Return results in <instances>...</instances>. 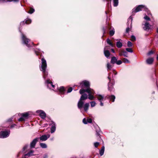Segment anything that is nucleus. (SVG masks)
Instances as JSON below:
<instances>
[{
  "mask_svg": "<svg viewBox=\"0 0 158 158\" xmlns=\"http://www.w3.org/2000/svg\"><path fill=\"white\" fill-rule=\"evenodd\" d=\"M41 67H40V69L41 71H42L43 73V77L45 79L47 78L48 75V73L46 71V69L47 68V64L46 60L43 58L41 59Z\"/></svg>",
  "mask_w": 158,
  "mask_h": 158,
  "instance_id": "nucleus-1",
  "label": "nucleus"
},
{
  "mask_svg": "<svg viewBox=\"0 0 158 158\" xmlns=\"http://www.w3.org/2000/svg\"><path fill=\"white\" fill-rule=\"evenodd\" d=\"M79 92L81 94H83L87 92L88 94V98L90 100H94L95 98L93 95L95 94V92L94 90L90 88L86 89H81Z\"/></svg>",
  "mask_w": 158,
  "mask_h": 158,
  "instance_id": "nucleus-2",
  "label": "nucleus"
},
{
  "mask_svg": "<svg viewBox=\"0 0 158 158\" xmlns=\"http://www.w3.org/2000/svg\"><path fill=\"white\" fill-rule=\"evenodd\" d=\"M89 106V103H86L84 104V102L80 99L77 103L78 108L80 110L81 112H82L81 110L83 108H84V110L85 111H87Z\"/></svg>",
  "mask_w": 158,
  "mask_h": 158,
  "instance_id": "nucleus-3",
  "label": "nucleus"
},
{
  "mask_svg": "<svg viewBox=\"0 0 158 158\" xmlns=\"http://www.w3.org/2000/svg\"><path fill=\"white\" fill-rule=\"evenodd\" d=\"M22 39L23 44L28 48L31 47L34 45L33 43L30 42V40L23 34H22Z\"/></svg>",
  "mask_w": 158,
  "mask_h": 158,
  "instance_id": "nucleus-4",
  "label": "nucleus"
},
{
  "mask_svg": "<svg viewBox=\"0 0 158 158\" xmlns=\"http://www.w3.org/2000/svg\"><path fill=\"white\" fill-rule=\"evenodd\" d=\"M143 10L145 11H147L148 10V9L145 6L143 5H139L137 6L135 9L134 8L132 10V13L134 12L136 13L140 10Z\"/></svg>",
  "mask_w": 158,
  "mask_h": 158,
  "instance_id": "nucleus-5",
  "label": "nucleus"
},
{
  "mask_svg": "<svg viewBox=\"0 0 158 158\" xmlns=\"http://www.w3.org/2000/svg\"><path fill=\"white\" fill-rule=\"evenodd\" d=\"M108 78L109 80V82L108 83V89L109 91H111L113 89V85L114 84L113 82V80H112L110 77V75H109L108 77Z\"/></svg>",
  "mask_w": 158,
  "mask_h": 158,
  "instance_id": "nucleus-6",
  "label": "nucleus"
},
{
  "mask_svg": "<svg viewBox=\"0 0 158 158\" xmlns=\"http://www.w3.org/2000/svg\"><path fill=\"white\" fill-rule=\"evenodd\" d=\"M9 132L5 130L0 131V138L3 139L7 138L9 136Z\"/></svg>",
  "mask_w": 158,
  "mask_h": 158,
  "instance_id": "nucleus-7",
  "label": "nucleus"
},
{
  "mask_svg": "<svg viewBox=\"0 0 158 158\" xmlns=\"http://www.w3.org/2000/svg\"><path fill=\"white\" fill-rule=\"evenodd\" d=\"M45 83L47 87L49 89H52L55 87V85L53 84L52 82L50 79L46 80Z\"/></svg>",
  "mask_w": 158,
  "mask_h": 158,
  "instance_id": "nucleus-8",
  "label": "nucleus"
},
{
  "mask_svg": "<svg viewBox=\"0 0 158 158\" xmlns=\"http://www.w3.org/2000/svg\"><path fill=\"white\" fill-rule=\"evenodd\" d=\"M80 85L82 87H85L87 89L89 88V81H84L80 83Z\"/></svg>",
  "mask_w": 158,
  "mask_h": 158,
  "instance_id": "nucleus-9",
  "label": "nucleus"
},
{
  "mask_svg": "<svg viewBox=\"0 0 158 158\" xmlns=\"http://www.w3.org/2000/svg\"><path fill=\"white\" fill-rule=\"evenodd\" d=\"M36 113L39 114L40 116L42 119L45 118L46 117V114L44 111L41 110H38L36 111Z\"/></svg>",
  "mask_w": 158,
  "mask_h": 158,
  "instance_id": "nucleus-10",
  "label": "nucleus"
},
{
  "mask_svg": "<svg viewBox=\"0 0 158 158\" xmlns=\"http://www.w3.org/2000/svg\"><path fill=\"white\" fill-rule=\"evenodd\" d=\"M39 138H36L34 139L32 141L31 143L30 146L31 148H34L36 143L38 141Z\"/></svg>",
  "mask_w": 158,
  "mask_h": 158,
  "instance_id": "nucleus-11",
  "label": "nucleus"
},
{
  "mask_svg": "<svg viewBox=\"0 0 158 158\" xmlns=\"http://www.w3.org/2000/svg\"><path fill=\"white\" fill-rule=\"evenodd\" d=\"M143 29L145 31H148L150 29L151 25L148 23L146 22L144 25Z\"/></svg>",
  "mask_w": 158,
  "mask_h": 158,
  "instance_id": "nucleus-12",
  "label": "nucleus"
},
{
  "mask_svg": "<svg viewBox=\"0 0 158 158\" xmlns=\"http://www.w3.org/2000/svg\"><path fill=\"white\" fill-rule=\"evenodd\" d=\"M107 47H105L104 48V54L105 56L107 58H108L110 56V53L108 50L106 48Z\"/></svg>",
  "mask_w": 158,
  "mask_h": 158,
  "instance_id": "nucleus-13",
  "label": "nucleus"
},
{
  "mask_svg": "<svg viewBox=\"0 0 158 158\" xmlns=\"http://www.w3.org/2000/svg\"><path fill=\"white\" fill-rule=\"evenodd\" d=\"M49 136H50L49 135H48V136L46 135H44L40 136L39 139L42 141H45L49 137Z\"/></svg>",
  "mask_w": 158,
  "mask_h": 158,
  "instance_id": "nucleus-14",
  "label": "nucleus"
},
{
  "mask_svg": "<svg viewBox=\"0 0 158 158\" xmlns=\"http://www.w3.org/2000/svg\"><path fill=\"white\" fill-rule=\"evenodd\" d=\"M96 96L99 102L102 101L104 99V96L101 94H97Z\"/></svg>",
  "mask_w": 158,
  "mask_h": 158,
  "instance_id": "nucleus-15",
  "label": "nucleus"
},
{
  "mask_svg": "<svg viewBox=\"0 0 158 158\" xmlns=\"http://www.w3.org/2000/svg\"><path fill=\"white\" fill-rule=\"evenodd\" d=\"M88 98V97L87 94H84L81 95L80 100H81L83 101V100L87 99Z\"/></svg>",
  "mask_w": 158,
  "mask_h": 158,
  "instance_id": "nucleus-16",
  "label": "nucleus"
},
{
  "mask_svg": "<svg viewBox=\"0 0 158 158\" xmlns=\"http://www.w3.org/2000/svg\"><path fill=\"white\" fill-rule=\"evenodd\" d=\"M117 60V58L115 56H113L111 58L110 63L113 64H116Z\"/></svg>",
  "mask_w": 158,
  "mask_h": 158,
  "instance_id": "nucleus-17",
  "label": "nucleus"
},
{
  "mask_svg": "<svg viewBox=\"0 0 158 158\" xmlns=\"http://www.w3.org/2000/svg\"><path fill=\"white\" fill-rule=\"evenodd\" d=\"M154 60V59L153 58H151L147 59L146 60L147 63L149 64H152Z\"/></svg>",
  "mask_w": 158,
  "mask_h": 158,
  "instance_id": "nucleus-18",
  "label": "nucleus"
},
{
  "mask_svg": "<svg viewBox=\"0 0 158 158\" xmlns=\"http://www.w3.org/2000/svg\"><path fill=\"white\" fill-rule=\"evenodd\" d=\"M31 19H27L25 20L23 22H21V24H24L25 23L26 24H28L31 23Z\"/></svg>",
  "mask_w": 158,
  "mask_h": 158,
  "instance_id": "nucleus-19",
  "label": "nucleus"
},
{
  "mask_svg": "<svg viewBox=\"0 0 158 158\" xmlns=\"http://www.w3.org/2000/svg\"><path fill=\"white\" fill-rule=\"evenodd\" d=\"M107 98H109L110 100L112 101V102H114L115 98V97L114 95H109L108 96Z\"/></svg>",
  "mask_w": 158,
  "mask_h": 158,
  "instance_id": "nucleus-20",
  "label": "nucleus"
},
{
  "mask_svg": "<svg viewBox=\"0 0 158 158\" xmlns=\"http://www.w3.org/2000/svg\"><path fill=\"white\" fill-rule=\"evenodd\" d=\"M56 124H54V125H52L51 128V133H54L56 131Z\"/></svg>",
  "mask_w": 158,
  "mask_h": 158,
  "instance_id": "nucleus-21",
  "label": "nucleus"
},
{
  "mask_svg": "<svg viewBox=\"0 0 158 158\" xmlns=\"http://www.w3.org/2000/svg\"><path fill=\"white\" fill-rule=\"evenodd\" d=\"M28 115V113L27 112L21 114V116L23 117L25 119L27 118Z\"/></svg>",
  "mask_w": 158,
  "mask_h": 158,
  "instance_id": "nucleus-22",
  "label": "nucleus"
},
{
  "mask_svg": "<svg viewBox=\"0 0 158 158\" xmlns=\"http://www.w3.org/2000/svg\"><path fill=\"white\" fill-rule=\"evenodd\" d=\"M34 151L33 150H31L29 151L28 153L25 154V156H31L33 155V153Z\"/></svg>",
  "mask_w": 158,
  "mask_h": 158,
  "instance_id": "nucleus-23",
  "label": "nucleus"
},
{
  "mask_svg": "<svg viewBox=\"0 0 158 158\" xmlns=\"http://www.w3.org/2000/svg\"><path fill=\"white\" fill-rule=\"evenodd\" d=\"M105 150V147L104 146L102 147L101 149L99 151L100 154L101 156H102L104 154Z\"/></svg>",
  "mask_w": 158,
  "mask_h": 158,
  "instance_id": "nucleus-24",
  "label": "nucleus"
},
{
  "mask_svg": "<svg viewBox=\"0 0 158 158\" xmlns=\"http://www.w3.org/2000/svg\"><path fill=\"white\" fill-rule=\"evenodd\" d=\"M59 91L60 93L63 94L64 92L65 91V89L64 87L62 86L60 87Z\"/></svg>",
  "mask_w": 158,
  "mask_h": 158,
  "instance_id": "nucleus-25",
  "label": "nucleus"
},
{
  "mask_svg": "<svg viewBox=\"0 0 158 158\" xmlns=\"http://www.w3.org/2000/svg\"><path fill=\"white\" fill-rule=\"evenodd\" d=\"M123 46L122 43L120 41H118L116 43V46L119 48H121Z\"/></svg>",
  "mask_w": 158,
  "mask_h": 158,
  "instance_id": "nucleus-26",
  "label": "nucleus"
},
{
  "mask_svg": "<svg viewBox=\"0 0 158 158\" xmlns=\"http://www.w3.org/2000/svg\"><path fill=\"white\" fill-rule=\"evenodd\" d=\"M113 5L114 7L117 6L118 4V0H113Z\"/></svg>",
  "mask_w": 158,
  "mask_h": 158,
  "instance_id": "nucleus-27",
  "label": "nucleus"
},
{
  "mask_svg": "<svg viewBox=\"0 0 158 158\" xmlns=\"http://www.w3.org/2000/svg\"><path fill=\"white\" fill-rule=\"evenodd\" d=\"M40 147L43 148H47V145L45 143H40Z\"/></svg>",
  "mask_w": 158,
  "mask_h": 158,
  "instance_id": "nucleus-28",
  "label": "nucleus"
},
{
  "mask_svg": "<svg viewBox=\"0 0 158 158\" xmlns=\"http://www.w3.org/2000/svg\"><path fill=\"white\" fill-rule=\"evenodd\" d=\"M122 61L125 63L129 64L130 63V61L127 59L123 58L122 59Z\"/></svg>",
  "mask_w": 158,
  "mask_h": 158,
  "instance_id": "nucleus-29",
  "label": "nucleus"
},
{
  "mask_svg": "<svg viewBox=\"0 0 158 158\" xmlns=\"http://www.w3.org/2000/svg\"><path fill=\"white\" fill-rule=\"evenodd\" d=\"M113 67V66L110 64L109 63H108L107 64V68L108 70H110L111 69V68Z\"/></svg>",
  "mask_w": 158,
  "mask_h": 158,
  "instance_id": "nucleus-30",
  "label": "nucleus"
},
{
  "mask_svg": "<svg viewBox=\"0 0 158 158\" xmlns=\"http://www.w3.org/2000/svg\"><path fill=\"white\" fill-rule=\"evenodd\" d=\"M106 42L107 43L110 45L112 47L114 46L113 44L111 42L110 40L109 39L106 40Z\"/></svg>",
  "mask_w": 158,
  "mask_h": 158,
  "instance_id": "nucleus-31",
  "label": "nucleus"
},
{
  "mask_svg": "<svg viewBox=\"0 0 158 158\" xmlns=\"http://www.w3.org/2000/svg\"><path fill=\"white\" fill-rule=\"evenodd\" d=\"M91 106L92 107L95 106L96 105V103L95 101H92L90 102Z\"/></svg>",
  "mask_w": 158,
  "mask_h": 158,
  "instance_id": "nucleus-32",
  "label": "nucleus"
},
{
  "mask_svg": "<svg viewBox=\"0 0 158 158\" xmlns=\"http://www.w3.org/2000/svg\"><path fill=\"white\" fill-rule=\"evenodd\" d=\"M126 50L128 52L132 53L133 52L132 48H126Z\"/></svg>",
  "mask_w": 158,
  "mask_h": 158,
  "instance_id": "nucleus-33",
  "label": "nucleus"
},
{
  "mask_svg": "<svg viewBox=\"0 0 158 158\" xmlns=\"http://www.w3.org/2000/svg\"><path fill=\"white\" fill-rule=\"evenodd\" d=\"M114 29H112L110 31V36H112L114 35Z\"/></svg>",
  "mask_w": 158,
  "mask_h": 158,
  "instance_id": "nucleus-34",
  "label": "nucleus"
},
{
  "mask_svg": "<svg viewBox=\"0 0 158 158\" xmlns=\"http://www.w3.org/2000/svg\"><path fill=\"white\" fill-rule=\"evenodd\" d=\"M123 56H124L125 57H128V53L127 52L123 50Z\"/></svg>",
  "mask_w": 158,
  "mask_h": 158,
  "instance_id": "nucleus-35",
  "label": "nucleus"
},
{
  "mask_svg": "<svg viewBox=\"0 0 158 158\" xmlns=\"http://www.w3.org/2000/svg\"><path fill=\"white\" fill-rule=\"evenodd\" d=\"M132 46V43L130 41H128L127 43V46L128 47H131Z\"/></svg>",
  "mask_w": 158,
  "mask_h": 158,
  "instance_id": "nucleus-36",
  "label": "nucleus"
},
{
  "mask_svg": "<svg viewBox=\"0 0 158 158\" xmlns=\"http://www.w3.org/2000/svg\"><path fill=\"white\" fill-rule=\"evenodd\" d=\"M28 147V144H26L23 147V151H25Z\"/></svg>",
  "mask_w": 158,
  "mask_h": 158,
  "instance_id": "nucleus-37",
  "label": "nucleus"
},
{
  "mask_svg": "<svg viewBox=\"0 0 158 158\" xmlns=\"http://www.w3.org/2000/svg\"><path fill=\"white\" fill-rule=\"evenodd\" d=\"M34 11L35 10L34 9L31 8L30 9V10L28 13L30 14H31L33 13L34 12Z\"/></svg>",
  "mask_w": 158,
  "mask_h": 158,
  "instance_id": "nucleus-38",
  "label": "nucleus"
},
{
  "mask_svg": "<svg viewBox=\"0 0 158 158\" xmlns=\"http://www.w3.org/2000/svg\"><path fill=\"white\" fill-rule=\"evenodd\" d=\"M25 119L23 117L21 116L18 119V120L19 121H25Z\"/></svg>",
  "mask_w": 158,
  "mask_h": 158,
  "instance_id": "nucleus-39",
  "label": "nucleus"
},
{
  "mask_svg": "<svg viewBox=\"0 0 158 158\" xmlns=\"http://www.w3.org/2000/svg\"><path fill=\"white\" fill-rule=\"evenodd\" d=\"M122 63V61L121 60H117V62H116V64L117 65H120Z\"/></svg>",
  "mask_w": 158,
  "mask_h": 158,
  "instance_id": "nucleus-40",
  "label": "nucleus"
},
{
  "mask_svg": "<svg viewBox=\"0 0 158 158\" xmlns=\"http://www.w3.org/2000/svg\"><path fill=\"white\" fill-rule=\"evenodd\" d=\"M86 120H87V123H91L92 122V120L90 118H88L86 119Z\"/></svg>",
  "mask_w": 158,
  "mask_h": 158,
  "instance_id": "nucleus-41",
  "label": "nucleus"
},
{
  "mask_svg": "<svg viewBox=\"0 0 158 158\" xmlns=\"http://www.w3.org/2000/svg\"><path fill=\"white\" fill-rule=\"evenodd\" d=\"M144 18L146 20H150V18L147 15H145L144 17Z\"/></svg>",
  "mask_w": 158,
  "mask_h": 158,
  "instance_id": "nucleus-42",
  "label": "nucleus"
},
{
  "mask_svg": "<svg viewBox=\"0 0 158 158\" xmlns=\"http://www.w3.org/2000/svg\"><path fill=\"white\" fill-rule=\"evenodd\" d=\"M132 20H133V19H132V17L131 16H130L129 17V18L128 19V21L129 22L130 21L131 22V24L132 23Z\"/></svg>",
  "mask_w": 158,
  "mask_h": 158,
  "instance_id": "nucleus-43",
  "label": "nucleus"
},
{
  "mask_svg": "<svg viewBox=\"0 0 158 158\" xmlns=\"http://www.w3.org/2000/svg\"><path fill=\"white\" fill-rule=\"evenodd\" d=\"M72 90H73V89L72 87L69 88L68 89V91H67V93H69L71 92H72Z\"/></svg>",
  "mask_w": 158,
  "mask_h": 158,
  "instance_id": "nucleus-44",
  "label": "nucleus"
},
{
  "mask_svg": "<svg viewBox=\"0 0 158 158\" xmlns=\"http://www.w3.org/2000/svg\"><path fill=\"white\" fill-rule=\"evenodd\" d=\"M94 144L95 147L96 148H97L98 146L99 145V143L98 142H95L94 143Z\"/></svg>",
  "mask_w": 158,
  "mask_h": 158,
  "instance_id": "nucleus-45",
  "label": "nucleus"
},
{
  "mask_svg": "<svg viewBox=\"0 0 158 158\" xmlns=\"http://www.w3.org/2000/svg\"><path fill=\"white\" fill-rule=\"evenodd\" d=\"M54 124H55V123L52 121H50L49 122V124L50 126H52L54 125Z\"/></svg>",
  "mask_w": 158,
  "mask_h": 158,
  "instance_id": "nucleus-46",
  "label": "nucleus"
},
{
  "mask_svg": "<svg viewBox=\"0 0 158 158\" xmlns=\"http://www.w3.org/2000/svg\"><path fill=\"white\" fill-rule=\"evenodd\" d=\"M131 40L133 41H134L136 40L135 37L133 35H132L131 36Z\"/></svg>",
  "mask_w": 158,
  "mask_h": 158,
  "instance_id": "nucleus-47",
  "label": "nucleus"
},
{
  "mask_svg": "<svg viewBox=\"0 0 158 158\" xmlns=\"http://www.w3.org/2000/svg\"><path fill=\"white\" fill-rule=\"evenodd\" d=\"M9 0H0V3H3L9 2Z\"/></svg>",
  "mask_w": 158,
  "mask_h": 158,
  "instance_id": "nucleus-48",
  "label": "nucleus"
},
{
  "mask_svg": "<svg viewBox=\"0 0 158 158\" xmlns=\"http://www.w3.org/2000/svg\"><path fill=\"white\" fill-rule=\"evenodd\" d=\"M83 123L85 124H87V122L86 120V119L85 118H84L83 120Z\"/></svg>",
  "mask_w": 158,
  "mask_h": 158,
  "instance_id": "nucleus-49",
  "label": "nucleus"
},
{
  "mask_svg": "<svg viewBox=\"0 0 158 158\" xmlns=\"http://www.w3.org/2000/svg\"><path fill=\"white\" fill-rule=\"evenodd\" d=\"M96 135L98 136H99V135H100V134H99L100 131H99V130H97L96 131Z\"/></svg>",
  "mask_w": 158,
  "mask_h": 158,
  "instance_id": "nucleus-50",
  "label": "nucleus"
},
{
  "mask_svg": "<svg viewBox=\"0 0 158 158\" xmlns=\"http://www.w3.org/2000/svg\"><path fill=\"white\" fill-rule=\"evenodd\" d=\"M123 51H121L119 52V56H123Z\"/></svg>",
  "mask_w": 158,
  "mask_h": 158,
  "instance_id": "nucleus-51",
  "label": "nucleus"
},
{
  "mask_svg": "<svg viewBox=\"0 0 158 158\" xmlns=\"http://www.w3.org/2000/svg\"><path fill=\"white\" fill-rule=\"evenodd\" d=\"M19 0H10V2H19Z\"/></svg>",
  "mask_w": 158,
  "mask_h": 158,
  "instance_id": "nucleus-52",
  "label": "nucleus"
},
{
  "mask_svg": "<svg viewBox=\"0 0 158 158\" xmlns=\"http://www.w3.org/2000/svg\"><path fill=\"white\" fill-rule=\"evenodd\" d=\"M130 30V28L129 27H127L126 29V32L127 33H128Z\"/></svg>",
  "mask_w": 158,
  "mask_h": 158,
  "instance_id": "nucleus-53",
  "label": "nucleus"
},
{
  "mask_svg": "<svg viewBox=\"0 0 158 158\" xmlns=\"http://www.w3.org/2000/svg\"><path fill=\"white\" fill-rule=\"evenodd\" d=\"M40 50H39L38 52L37 51H36L35 50V52L36 55H39L38 53L40 52Z\"/></svg>",
  "mask_w": 158,
  "mask_h": 158,
  "instance_id": "nucleus-54",
  "label": "nucleus"
},
{
  "mask_svg": "<svg viewBox=\"0 0 158 158\" xmlns=\"http://www.w3.org/2000/svg\"><path fill=\"white\" fill-rule=\"evenodd\" d=\"M15 125H16L15 124H14L13 125H10V128L15 127Z\"/></svg>",
  "mask_w": 158,
  "mask_h": 158,
  "instance_id": "nucleus-55",
  "label": "nucleus"
},
{
  "mask_svg": "<svg viewBox=\"0 0 158 158\" xmlns=\"http://www.w3.org/2000/svg\"><path fill=\"white\" fill-rule=\"evenodd\" d=\"M153 53V52L152 51H151L149 52L148 53V55H150L151 54H152Z\"/></svg>",
  "mask_w": 158,
  "mask_h": 158,
  "instance_id": "nucleus-56",
  "label": "nucleus"
},
{
  "mask_svg": "<svg viewBox=\"0 0 158 158\" xmlns=\"http://www.w3.org/2000/svg\"><path fill=\"white\" fill-rule=\"evenodd\" d=\"M100 102V105L101 106H103V103L102 102V101Z\"/></svg>",
  "mask_w": 158,
  "mask_h": 158,
  "instance_id": "nucleus-57",
  "label": "nucleus"
},
{
  "mask_svg": "<svg viewBox=\"0 0 158 158\" xmlns=\"http://www.w3.org/2000/svg\"><path fill=\"white\" fill-rule=\"evenodd\" d=\"M111 51H112L113 53H114V52H115V51H114V50L113 49H111Z\"/></svg>",
  "mask_w": 158,
  "mask_h": 158,
  "instance_id": "nucleus-58",
  "label": "nucleus"
},
{
  "mask_svg": "<svg viewBox=\"0 0 158 158\" xmlns=\"http://www.w3.org/2000/svg\"><path fill=\"white\" fill-rule=\"evenodd\" d=\"M156 59H157V60H158V55H157V56Z\"/></svg>",
  "mask_w": 158,
  "mask_h": 158,
  "instance_id": "nucleus-59",
  "label": "nucleus"
},
{
  "mask_svg": "<svg viewBox=\"0 0 158 158\" xmlns=\"http://www.w3.org/2000/svg\"><path fill=\"white\" fill-rule=\"evenodd\" d=\"M26 156H25V155H24V156H23V157L22 158H26Z\"/></svg>",
  "mask_w": 158,
  "mask_h": 158,
  "instance_id": "nucleus-60",
  "label": "nucleus"
},
{
  "mask_svg": "<svg viewBox=\"0 0 158 158\" xmlns=\"http://www.w3.org/2000/svg\"><path fill=\"white\" fill-rule=\"evenodd\" d=\"M114 73V75H116L117 74V72H116L115 73Z\"/></svg>",
  "mask_w": 158,
  "mask_h": 158,
  "instance_id": "nucleus-61",
  "label": "nucleus"
},
{
  "mask_svg": "<svg viewBox=\"0 0 158 158\" xmlns=\"http://www.w3.org/2000/svg\"><path fill=\"white\" fill-rule=\"evenodd\" d=\"M103 30H104V33H105V30L104 29Z\"/></svg>",
  "mask_w": 158,
  "mask_h": 158,
  "instance_id": "nucleus-62",
  "label": "nucleus"
},
{
  "mask_svg": "<svg viewBox=\"0 0 158 158\" xmlns=\"http://www.w3.org/2000/svg\"><path fill=\"white\" fill-rule=\"evenodd\" d=\"M106 14H107L106 12Z\"/></svg>",
  "mask_w": 158,
  "mask_h": 158,
  "instance_id": "nucleus-63",
  "label": "nucleus"
},
{
  "mask_svg": "<svg viewBox=\"0 0 158 158\" xmlns=\"http://www.w3.org/2000/svg\"><path fill=\"white\" fill-rule=\"evenodd\" d=\"M106 47H106V48H107L108 47V46H106ZM108 47H109V46H108Z\"/></svg>",
  "mask_w": 158,
  "mask_h": 158,
  "instance_id": "nucleus-64",
  "label": "nucleus"
}]
</instances>
